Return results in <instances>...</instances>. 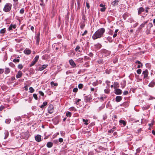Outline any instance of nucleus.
I'll return each mask as SVG.
<instances>
[{
	"mask_svg": "<svg viewBox=\"0 0 155 155\" xmlns=\"http://www.w3.org/2000/svg\"><path fill=\"white\" fill-rule=\"evenodd\" d=\"M105 31V29L104 28L99 29L92 36L93 39L94 40L102 37Z\"/></svg>",
	"mask_w": 155,
	"mask_h": 155,
	"instance_id": "nucleus-1",
	"label": "nucleus"
},
{
	"mask_svg": "<svg viewBox=\"0 0 155 155\" xmlns=\"http://www.w3.org/2000/svg\"><path fill=\"white\" fill-rule=\"evenodd\" d=\"M53 106L52 105L50 104L49 105L48 109V112L49 114H52L53 112Z\"/></svg>",
	"mask_w": 155,
	"mask_h": 155,
	"instance_id": "nucleus-2",
	"label": "nucleus"
},
{
	"mask_svg": "<svg viewBox=\"0 0 155 155\" xmlns=\"http://www.w3.org/2000/svg\"><path fill=\"white\" fill-rule=\"evenodd\" d=\"M142 74L144 75V78H146L147 77L148 75V70L147 69H146L145 71H143V72Z\"/></svg>",
	"mask_w": 155,
	"mask_h": 155,
	"instance_id": "nucleus-3",
	"label": "nucleus"
},
{
	"mask_svg": "<svg viewBox=\"0 0 155 155\" xmlns=\"http://www.w3.org/2000/svg\"><path fill=\"white\" fill-rule=\"evenodd\" d=\"M69 62L70 64L72 66V67L75 68L76 67V64L73 60H70L69 61Z\"/></svg>",
	"mask_w": 155,
	"mask_h": 155,
	"instance_id": "nucleus-4",
	"label": "nucleus"
},
{
	"mask_svg": "<svg viewBox=\"0 0 155 155\" xmlns=\"http://www.w3.org/2000/svg\"><path fill=\"white\" fill-rule=\"evenodd\" d=\"M10 9V6L8 4L6 5L4 8V10L5 12H8L9 11Z\"/></svg>",
	"mask_w": 155,
	"mask_h": 155,
	"instance_id": "nucleus-5",
	"label": "nucleus"
},
{
	"mask_svg": "<svg viewBox=\"0 0 155 155\" xmlns=\"http://www.w3.org/2000/svg\"><path fill=\"white\" fill-rule=\"evenodd\" d=\"M92 99L91 96L90 95L87 96L85 97V101L86 102L90 101Z\"/></svg>",
	"mask_w": 155,
	"mask_h": 155,
	"instance_id": "nucleus-6",
	"label": "nucleus"
},
{
	"mask_svg": "<svg viewBox=\"0 0 155 155\" xmlns=\"http://www.w3.org/2000/svg\"><path fill=\"white\" fill-rule=\"evenodd\" d=\"M115 91V93L117 95L120 94L122 93V91L119 89H116Z\"/></svg>",
	"mask_w": 155,
	"mask_h": 155,
	"instance_id": "nucleus-7",
	"label": "nucleus"
},
{
	"mask_svg": "<svg viewBox=\"0 0 155 155\" xmlns=\"http://www.w3.org/2000/svg\"><path fill=\"white\" fill-rule=\"evenodd\" d=\"M35 140L38 142H40L41 141V135H38L35 137Z\"/></svg>",
	"mask_w": 155,
	"mask_h": 155,
	"instance_id": "nucleus-8",
	"label": "nucleus"
},
{
	"mask_svg": "<svg viewBox=\"0 0 155 155\" xmlns=\"http://www.w3.org/2000/svg\"><path fill=\"white\" fill-rule=\"evenodd\" d=\"M24 52L25 54L28 55L31 54V51L29 49L26 48L24 50Z\"/></svg>",
	"mask_w": 155,
	"mask_h": 155,
	"instance_id": "nucleus-9",
	"label": "nucleus"
},
{
	"mask_svg": "<svg viewBox=\"0 0 155 155\" xmlns=\"http://www.w3.org/2000/svg\"><path fill=\"white\" fill-rule=\"evenodd\" d=\"M48 65L44 64L42 66L39 67L38 70L40 71L43 70V69H45L47 67Z\"/></svg>",
	"mask_w": 155,
	"mask_h": 155,
	"instance_id": "nucleus-10",
	"label": "nucleus"
},
{
	"mask_svg": "<svg viewBox=\"0 0 155 155\" xmlns=\"http://www.w3.org/2000/svg\"><path fill=\"white\" fill-rule=\"evenodd\" d=\"M144 11V9L143 7L139 8L138 10V13L139 15Z\"/></svg>",
	"mask_w": 155,
	"mask_h": 155,
	"instance_id": "nucleus-11",
	"label": "nucleus"
},
{
	"mask_svg": "<svg viewBox=\"0 0 155 155\" xmlns=\"http://www.w3.org/2000/svg\"><path fill=\"white\" fill-rule=\"evenodd\" d=\"M122 99V97L120 96H117L115 98V100L117 102L120 101Z\"/></svg>",
	"mask_w": 155,
	"mask_h": 155,
	"instance_id": "nucleus-12",
	"label": "nucleus"
},
{
	"mask_svg": "<svg viewBox=\"0 0 155 155\" xmlns=\"http://www.w3.org/2000/svg\"><path fill=\"white\" fill-rule=\"evenodd\" d=\"M119 0H115L113 2L111 3V4L113 6H115L118 5V2Z\"/></svg>",
	"mask_w": 155,
	"mask_h": 155,
	"instance_id": "nucleus-13",
	"label": "nucleus"
},
{
	"mask_svg": "<svg viewBox=\"0 0 155 155\" xmlns=\"http://www.w3.org/2000/svg\"><path fill=\"white\" fill-rule=\"evenodd\" d=\"M39 36H40V34H38V35H37L36 37V44L38 45L39 42V41H40Z\"/></svg>",
	"mask_w": 155,
	"mask_h": 155,
	"instance_id": "nucleus-14",
	"label": "nucleus"
},
{
	"mask_svg": "<svg viewBox=\"0 0 155 155\" xmlns=\"http://www.w3.org/2000/svg\"><path fill=\"white\" fill-rule=\"evenodd\" d=\"M22 73L20 71H18L16 75V78H20L22 76Z\"/></svg>",
	"mask_w": 155,
	"mask_h": 155,
	"instance_id": "nucleus-15",
	"label": "nucleus"
},
{
	"mask_svg": "<svg viewBox=\"0 0 155 155\" xmlns=\"http://www.w3.org/2000/svg\"><path fill=\"white\" fill-rule=\"evenodd\" d=\"M53 143L51 142H48L47 144V146L48 148H51L53 146Z\"/></svg>",
	"mask_w": 155,
	"mask_h": 155,
	"instance_id": "nucleus-16",
	"label": "nucleus"
},
{
	"mask_svg": "<svg viewBox=\"0 0 155 155\" xmlns=\"http://www.w3.org/2000/svg\"><path fill=\"white\" fill-rule=\"evenodd\" d=\"M155 85V83L153 81H152L148 85L150 87H153Z\"/></svg>",
	"mask_w": 155,
	"mask_h": 155,
	"instance_id": "nucleus-17",
	"label": "nucleus"
},
{
	"mask_svg": "<svg viewBox=\"0 0 155 155\" xmlns=\"http://www.w3.org/2000/svg\"><path fill=\"white\" fill-rule=\"evenodd\" d=\"M47 102H44L43 103V104L40 106V107L41 108H44V107L47 105Z\"/></svg>",
	"mask_w": 155,
	"mask_h": 155,
	"instance_id": "nucleus-18",
	"label": "nucleus"
},
{
	"mask_svg": "<svg viewBox=\"0 0 155 155\" xmlns=\"http://www.w3.org/2000/svg\"><path fill=\"white\" fill-rule=\"evenodd\" d=\"M119 122L120 124H122L124 126H125L126 124V122L124 120H120L119 121Z\"/></svg>",
	"mask_w": 155,
	"mask_h": 155,
	"instance_id": "nucleus-19",
	"label": "nucleus"
},
{
	"mask_svg": "<svg viewBox=\"0 0 155 155\" xmlns=\"http://www.w3.org/2000/svg\"><path fill=\"white\" fill-rule=\"evenodd\" d=\"M105 104H102L101 105L100 107L99 108L98 110L99 111L103 109L105 107Z\"/></svg>",
	"mask_w": 155,
	"mask_h": 155,
	"instance_id": "nucleus-20",
	"label": "nucleus"
},
{
	"mask_svg": "<svg viewBox=\"0 0 155 155\" xmlns=\"http://www.w3.org/2000/svg\"><path fill=\"white\" fill-rule=\"evenodd\" d=\"M29 92L31 93H32L35 91L34 89L32 87H30L29 88Z\"/></svg>",
	"mask_w": 155,
	"mask_h": 155,
	"instance_id": "nucleus-21",
	"label": "nucleus"
},
{
	"mask_svg": "<svg viewBox=\"0 0 155 155\" xmlns=\"http://www.w3.org/2000/svg\"><path fill=\"white\" fill-rule=\"evenodd\" d=\"M39 58V56L38 55H37L35 56L33 60L36 63L38 60Z\"/></svg>",
	"mask_w": 155,
	"mask_h": 155,
	"instance_id": "nucleus-22",
	"label": "nucleus"
},
{
	"mask_svg": "<svg viewBox=\"0 0 155 155\" xmlns=\"http://www.w3.org/2000/svg\"><path fill=\"white\" fill-rule=\"evenodd\" d=\"M16 28V25L15 24H11L10 25V30L13 29H15Z\"/></svg>",
	"mask_w": 155,
	"mask_h": 155,
	"instance_id": "nucleus-23",
	"label": "nucleus"
},
{
	"mask_svg": "<svg viewBox=\"0 0 155 155\" xmlns=\"http://www.w3.org/2000/svg\"><path fill=\"white\" fill-rule=\"evenodd\" d=\"M40 5L42 7H43L45 6V4L43 2V0H40Z\"/></svg>",
	"mask_w": 155,
	"mask_h": 155,
	"instance_id": "nucleus-24",
	"label": "nucleus"
},
{
	"mask_svg": "<svg viewBox=\"0 0 155 155\" xmlns=\"http://www.w3.org/2000/svg\"><path fill=\"white\" fill-rule=\"evenodd\" d=\"M95 46L96 48H99L101 47V45L100 44L98 43L95 45Z\"/></svg>",
	"mask_w": 155,
	"mask_h": 155,
	"instance_id": "nucleus-25",
	"label": "nucleus"
},
{
	"mask_svg": "<svg viewBox=\"0 0 155 155\" xmlns=\"http://www.w3.org/2000/svg\"><path fill=\"white\" fill-rule=\"evenodd\" d=\"M10 72V70L8 68H6L5 70V73L6 74H8Z\"/></svg>",
	"mask_w": 155,
	"mask_h": 155,
	"instance_id": "nucleus-26",
	"label": "nucleus"
},
{
	"mask_svg": "<svg viewBox=\"0 0 155 155\" xmlns=\"http://www.w3.org/2000/svg\"><path fill=\"white\" fill-rule=\"evenodd\" d=\"M147 21H145L144 23L142 24L140 26V28H142L144 26L145 24H147Z\"/></svg>",
	"mask_w": 155,
	"mask_h": 155,
	"instance_id": "nucleus-27",
	"label": "nucleus"
},
{
	"mask_svg": "<svg viewBox=\"0 0 155 155\" xmlns=\"http://www.w3.org/2000/svg\"><path fill=\"white\" fill-rule=\"evenodd\" d=\"M83 86V85L82 84H79L78 85V87L80 89H82Z\"/></svg>",
	"mask_w": 155,
	"mask_h": 155,
	"instance_id": "nucleus-28",
	"label": "nucleus"
},
{
	"mask_svg": "<svg viewBox=\"0 0 155 155\" xmlns=\"http://www.w3.org/2000/svg\"><path fill=\"white\" fill-rule=\"evenodd\" d=\"M146 66L147 68H150L151 65L150 63H147L146 64Z\"/></svg>",
	"mask_w": 155,
	"mask_h": 155,
	"instance_id": "nucleus-29",
	"label": "nucleus"
},
{
	"mask_svg": "<svg viewBox=\"0 0 155 155\" xmlns=\"http://www.w3.org/2000/svg\"><path fill=\"white\" fill-rule=\"evenodd\" d=\"M85 26V25L84 23H82L80 24V28L81 29H83Z\"/></svg>",
	"mask_w": 155,
	"mask_h": 155,
	"instance_id": "nucleus-30",
	"label": "nucleus"
},
{
	"mask_svg": "<svg viewBox=\"0 0 155 155\" xmlns=\"http://www.w3.org/2000/svg\"><path fill=\"white\" fill-rule=\"evenodd\" d=\"M71 113L70 112H68L66 113V116L67 117H71Z\"/></svg>",
	"mask_w": 155,
	"mask_h": 155,
	"instance_id": "nucleus-31",
	"label": "nucleus"
},
{
	"mask_svg": "<svg viewBox=\"0 0 155 155\" xmlns=\"http://www.w3.org/2000/svg\"><path fill=\"white\" fill-rule=\"evenodd\" d=\"M51 85H54V86H58V84L57 83H54L53 81H51Z\"/></svg>",
	"mask_w": 155,
	"mask_h": 155,
	"instance_id": "nucleus-32",
	"label": "nucleus"
},
{
	"mask_svg": "<svg viewBox=\"0 0 155 155\" xmlns=\"http://www.w3.org/2000/svg\"><path fill=\"white\" fill-rule=\"evenodd\" d=\"M36 63V62L33 60L31 64L30 65V67H32V66H33Z\"/></svg>",
	"mask_w": 155,
	"mask_h": 155,
	"instance_id": "nucleus-33",
	"label": "nucleus"
},
{
	"mask_svg": "<svg viewBox=\"0 0 155 155\" xmlns=\"http://www.w3.org/2000/svg\"><path fill=\"white\" fill-rule=\"evenodd\" d=\"M33 97L36 100H38V98L37 96V95L36 94H33Z\"/></svg>",
	"mask_w": 155,
	"mask_h": 155,
	"instance_id": "nucleus-34",
	"label": "nucleus"
},
{
	"mask_svg": "<svg viewBox=\"0 0 155 155\" xmlns=\"http://www.w3.org/2000/svg\"><path fill=\"white\" fill-rule=\"evenodd\" d=\"M137 73L139 74L141 73V69H138L137 71Z\"/></svg>",
	"mask_w": 155,
	"mask_h": 155,
	"instance_id": "nucleus-35",
	"label": "nucleus"
},
{
	"mask_svg": "<svg viewBox=\"0 0 155 155\" xmlns=\"http://www.w3.org/2000/svg\"><path fill=\"white\" fill-rule=\"evenodd\" d=\"M39 93L40 95L43 97L44 96V94L43 92H42L41 91H39Z\"/></svg>",
	"mask_w": 155,
	"mask_h": 155,
	"instance_id": "nucleus-36",
	"label": "nucleus"
},
{
	"mask_svg": "<svg viewBox=\"0 0 155 155\" xmlns=\"http://www.w3.org/2000/svg\"><path fill=\"white\" fill-rule=\"evenodd\" d=\"M13 61L14 62H19V60L18 59L15 58L13 60Z\"/></svg>",
	"mask_w": 155,
	"mask_h": 155,
	"instance_id": "nucleus-37",
	"label": "nucleus"
},
{
	"mask_svg": "<svg viewBox=\"0 0 155 155\" xmlns=\"http://www.w3.org/2000/svg\"><path fill=\"white\" fill-rule=\"evenodd\" d=\"M18 68L20 69H21L23 68V66L22 64H19L18 66Z\"/></svg>",
	"mask_w": 155,
	"mask_h": 155,
	"instance_id": "nucleus-38",
	"label": "nucleus"
},
{
	"mask_svg": "<svg viewBox=\"0 0 155 155\" xmlns=\"http://www.w3.org/2000/svg\"><path fill=\"white\" fill-rule=\"evenodd\" d=\"M106 9V8H105L104 7H102V8H101L100 9V11H101V12H104L105 11V9Z\"/></svg>",
	"mask_w": 155,
	"mask_h": 155,
	"instance_id": "nucleus-39",
	"label": "nucleus"
},
{
	"mask_svg": "<svg viewBox=\"0 0 155 155\" xmlns=\"http://www.w3.org/2000/svg\"><path fill=\"white\" fill-rule=\"evenodd\" d=\"M154 122V121L153 120H152L151 123L149 124V125L150 126H152L153 125V124Z\"/></svg>",
	"mask_w": 155,
	"mask_h": 155,
	"instance_id": "nucleus-40",
	"label": "nucleus"
},
{
	"mask_svg": "<svg viewBox=\"0 0 155 155\" xmlns=\"http://www.w3.org/2000/svg\"><path fill=\"white\" fill-rule=\"evenodd\" d=\"M78 91V89L77 87L74 88L73 90V92H77Z\"/></svg>",
	"mask_w": 155,
	"mask_h": 155,
	"instance_id": "nucleus-41",
	"label": "nucleus"
},
{
	"mask_svg": "<svg viewBox=\"0 0 155 155\" xmlns=\"http://www.w3.org/2000/svg\"><path fill=\"white\" fill-rule=\"evenodd\" d=\"M140 150H141L140 149V148H138L136 150V153L137 154L138 153H139L140 152Z\"/></svg>",
	"mask_w": 155,
	"mask_h": 155,
	"instance_id": "nucleus-42",
	"label": "nucleus"
},
{
	"mask_svg": "<svg viewBox=\"0 0 155 155\" xmlns=\"http://www.w3.org/2000/svg\"><path fill=\"white\" fill-rule=\"evenodd\" d=\"M135 63H138L139 64H140L141 65V66L142 67L143 66L142 64L141 63V62L138 61H135Z\"/></svg>",
	"mask_w": 155,
	"mask_h": 155,
	"instance_id": "nucleus-43",
	"label": "nucleus"
},
{
	"mask_svg": "<svg viewBox=\"0 0 155 155\" xmlns=\"http://www.w3.org/2000/svg\"><path fill=\"white\" fill-rule=\"evenodd\" d=\"M5 29H3L1 30L0 31V33L1 34H3L5 33Z\"/></svg>",
	"mask_w": 155,
	"mask_h": 155,
	"instance_id": "nucleus-44",
	"label": "nucleus"
},
{
	"mask_svg": "<svg viewBox=\"0 0 155 155\" xmlns=\"http://www.w3.org/2000/svg\"><path fill=\"white\" fill-rule=\"evenodd\" d=\"M83 122H85L84 124H85L87 125V124H88V123H87V122H88L87 120H85L84 119H83Z\"/></svg>",
	"mask_w": 155,
	"mask_h": 155,
	"instance_id": "nucleus-45",
	"label": "nucleus"
},
{
	"mask_svg": "<svg viewBox=\"0 0 155 155\" xmlns=\"http://www.w3.org/2000/svg\"><path fill=\"white\" fill-rule=\"evenodd\" d=\"M114 130L113 129H111L108 130V132L109 133H113L114 132Z\"/></svg>",
	"mask_w": 155,
	"mask_h": 155,
	"instance_id": "nucleus-46",
	"label": "nucleus"
},
{
	"mask_svg": "<svg viewBox=\"0 0 155 155\" xmlns=\"http://www.w3.org/2000/svg\"><path fill=\"white\" fill-rule=\"evenodd\" d=\"M24 12V10L23 8H22L21 9L20 11V13L21 14H23Z\"/></svg>",
	"mask_w": 155,
	"mask_h": 155,
	"instance_id": "nucleus-47",
	"label": "nucleus"
},
{
	"mask_svg": "<svg viewBox=\"0 0 155 155\" xmlns=\"http://www.w3.org/2000/svg\"><path fill=\"white\" fill-rule=\"evenodd\" d=\"M87 33V30H85L83 33L82 34V35L83 36L86 35Z\"/></svg>",
	"mask_w": 155,
	"mask_h": 155,
	"instance_id": "nucleus-48",
	"label": "nucleus"
},
{
	"mask_svg": "<svg viewBox=\"0 0 155 155\" xmlns=\"http://www.w3.org/2000/svg\"><path fill=\"white\" fill-rule=\"evenodd\" d=\"M84 64L85 65V67H88L89 66V64L88 62H86Z\"/></svg>",
	"mask_w": 155,
	"mask_h": 155,
	"instance_id": "nucleus-49",
	"label": "nucleus"
},
{
	"mask_svg": "<svg viewBox=\"0 0 155 155\" xmlns=\"http://www.w3.org/2000/svg\"><path fill=\"white\" fill-rule=\"evenodd\" d=\"M104 92L105 93L108 94L109 93V91L108 89H105L104 90Z\"/></svg>",
	"mask_w": 155,
	"mask_h": 155,
	"instance_id": "nucleus-50",
	"label": "nucleus"
},
{
	"mask_svg": "<svg viewBox=\"0 0 155 155\" xmlns=\"http://www.w3.org/2000/svg\"><path fill=\"white\" fill-rule=\"evenodd\" d=\"M60 134L62 136H64L65 134L64 132L63 131H61Z\"/></svg>",
	"mask_w": 155,
	"mask_h": 155,
	"instance_id": "nucleus-51",
	"label": "nucleus"
},
{
	"mask_svg": "<svg viewBox=\"0 0 155 155\" xmlns=\"http://www.w3.org/2000/svg\"><path fill=\"white\" fill-rule=\"evenodd\" d=\"M128 92L127 91H124L123 92V94L124 95H127L128 94Z\"/></svg>",
	"mask_w": 155,
	"mask_h": 155,
	"instance_id": "nucleus-52",
	"label": "nucleus"
},
{
	"mask_svg": "<svg viewBox=\"0 0 155 155\" xmlns=\"http://www.w3.org/2000/svg\"><path fill=\"white\" fill-rule=\"evenodd\" d=\"M80 48V47L79 46H77L76 48H75V51H77Z\"/></svg>",
	"mask_w": 155,
	"mask_h": 155,
	"instance_id": "nucleus-53",
	"label": "nucleus"
},
{
	"mask_svg": "<svg viewBox=\"0 0 155 155\" xmlns=\"http://www.w3.org/2000/svg\"><path fill=\"white\" fill-rule=\"evenodd\" d=\"M58 141L60 143H61L63 142V138H60L59 139Z\"/></svg>",
	"mask_w": 155,
	"mask_h": 155,
	"instance_id": "nucleus-54",
	"label": "nucleus"
},
{
	"mask_svg": "<svg viewBox=\"0 0 155 155\" xmlns=\"http://www.w3.org/2000/svg\"><path fill=\"white\" fill-rule=\"evenodd\" d=\"M148 26L151 28L153 26V25L151 23H149L148 24Z\"/></svg>",
	"mask_w": 155,
	"mask_h": 155,
	"instance_id": "nucleus-55",
	"label": "nucleus"
},
{
	"mask_svg": "<svg viewBox=\"0 0 155 155\" xmlns=\"http://www.w3.org/2000/svg\"><path fill=\"white\" fill-rule=\"evenodd\" d=\"M88 55L89 56L91 57H92L93 56V54L91 52H90Z\"/></svg>",
	"mask_w": 155,
	"mask_h": 155,
	"instance_id": "nucleus-56",
	"label": "nucleus"
},
{
	"mask_svg": "<svg viewBox=\"0 0 155 155\" xmlns=\"http://www.w3.org/2000/svg\"><path fill=\"white\" fill-rule=\"evenodd\" d=\"M86 6L88 9H89L90 8V5L89 3L87 2H86Z\"/></svg>",
	"mask_w": 155,
	"mask_h": 155,
	"instance_id": "nucleus-57",
	"label": "nucleus"
},
{
	"mask_svg": "<svg viewBox=\"0 0 155 155\" xmlns=\"http://www.w3.org/2000/svg\"><path fill=\"white\" fill-rule=\"evenodd\" d=\"M53 142L55 144H57L58 143V140H54Z\"/></svg>",
	"mask_w": 155,
	"mask_h": 155,
	"instance_id": "nucleus-58",
	"label": "nucleus"
},
{
	"mask_svg": "<svg viewBox=\"0 0 155 155\" xmlns=\"http://www.w3.org/2000/svg\"><path fill=\"white\" fill-rule=\"evenodd\" d=\"M138 23H136L135 24H134L133 25V27H135L138 25Z\"/></svg>",
	"mask_w": 155,
	"mask_h": 155,
	"instance_id": "nucleus-59",
	"label": "nucleus"
},
{
	"mask_svg": "<svg viewBox=\"0 0 155 155\" xmlns=\"http://www.w3.org/2000/svg\"><path fill=\"white\" fill-rule=\"evenodd\" d=\"M4 72V70L2 69H0V73H2Z\"/></svg>",
	"mask_w": 155,
	"mask_h": 155,
	"instance_id": "nucleus-60",
	"label": "nucleus"
},
{
	"mask_svg": "<svg viewBox=\"0 0 155 155\" xmlns=\"http://www.w3.org/2000/svg\"><path fill=\"white\" fill-rule=\"evenodd\" d=\"M149 9V8L148 7H147L146 8V9L145 10V11L147 13L148 12V9Z\"/></svg>",
	"mask_w": 155,
	"mask_h": 155,
	"instance_id": "nucleus-61",
	"label": "nucleus"
},
{
	"mask_svg": "<svg viewBox=\"0 0 155 155\" xmlns=\"http://www.w3.org/2000/svg\"><path fill=\"white\" fill-rule=\"evenodd\" d=\"M117 35V34L115 33L113 35V38H115Z\"/></svg>",
	"mask_w": 155,
	"mask_h": 155,
	"instance_id": "nucleus-62",
	"label": "nucleus"
},
{
	"mask_svg": "<svg viewBox=\"0 0 155 155\" xmlns=\"http://www.w3.org/2000/svg\"><path fill=\"white\" fill-rule=\"evenodd\" d=\"M100 6L101 7H103L104 6V5L102 4H101L100 5Z\"/></svg>",
	"mask_w": 155,
	"mask_h": 155,
	"instance_id": "nucleus-63",
	"label": "nucleus"
},
{
	"mask_svg": "<svg viewBox=\"0 0 155 155\" xmlns=\"http://www.w3.org/2000/svg\"><path fill=\"white\" fill-rule=\"evenodd\" d=\"M110 83V81H106V83L107 84V85H108V84Z\"/></svg>",
	"mask_w": 155,
	"mask_h": 155,
	"instance_id": "nucleus-64",
	"label": "nucleus"
}]
</instances>
